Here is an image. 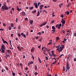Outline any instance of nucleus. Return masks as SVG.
Returning <instances> with one entry per match:
<instances>
[{"label":"nucleus","mask_w":76,"mask_h":76,"mask_svg":"<svg viewBox=\"0 0 76 76\" xmlns=\"http://www.w3.org/2000/svg\"><path fill=\"white\" fill-rule=\"evenodd\" d=\"M17 10H18V11H20V10H21V9H19V8H18L17 9Z\"/></svg>","instance_id":"24"},{"label":"nucleus","mask_w":76,"mask_h":76,"mask_svg":"<svg viewBox=\"0 0 76 76\" xmlns=\"http://www.w3.org/2000/svg\"><path fill=\"white\" fill-rule=\"evenodd\" d=\"M23 36L24 38H26V35L25 34L23 35Z\"/></svg>","instance_id":"53"},{"label":"nucleus","mask_w":76,"mask_h":76,"mask_svg":"<svg viewBox=\"0 0 76 76\" xmlns=\"http://www.w3.org/2000/svg\"><path fill=\"white\" fill-rule=\"evenodd\" d=\"M70 58V55H69L67 57V59H69V58Z\"/></svg>","instance_id":"15"},{"label":"nucleus","mask_w":76,"mask_h":76,"mask_svg":"<svg viewBox=\"0 0 76 76\" xmlns=\"http://www.w3.org/2000/svg\"><path fill=\"white\" fill-rule=\"evenodd\" d=\"M62 56H64V54H61L60 56H59V57L60 58V57H62Z\"/></svg>","instance_id":"39"},{"label":"nucleus","mask_w":76,"mask_h":76,"mask_svg":"<svg viewBox=\"0 0 76 76\" xmlns=\"http://www.w3.org/2000/svg\"><path fill=\"white\" fill-rule=\"evenodd\" d=\"M9 30H11V29H12V28L10 27V26H9Z\"/></svg>","instance_id":"26"},{"label":"nucleus","mask_w":76,"mask_h":76,"mask_svg":"<svg viewBox=\"0 0 76 76\" xmlns=\"http://www.w3.org/2000/svg\"><path fill=\"white\" fill-rule=\"evenodd\" d=\"M53 1V2H56L57 1V0H52Z\"/></svg>","instance_id":"44"},{"label":"nucleus","mask_w":76,"mask_h":76,"mask_svg":"<svg viewBox=\"0 0 76 76\" xmlns=\"http://www.w3.org/2000/svg\"><path fill=\"white\" fill-rule=\"evenodd\" d=\"M64 19L62 18L61 21V22H63V21H64Z\"/></svg>","instance_id":"59"},{"label":"nucleus","mask_w":76,"mask_h":76,"mask_svg":"<svg viewBox=\"0 0 76 76\" xmlns=\"http://www.w3.org/2000/svg\"><path fill=\"white\" fill-rule=\"evenodd\" d=\"M58 39H59V37H56V40H57V41H58Z\"/></svg>","instance_id":"40"},{"label":"nucleus","mask_w":76,"mask_h":76,"mask_svg":"<svg viewBox=\"0 0 76 76\" xmlns=\"http://www.w3.org/2000/svg\"><path fill=\"white\" fill-rule=\"evenodd\" d=\"M18 49H19L20 51L21 50V48H20V46H19L18 47H17Z\"/></svg>","instance_id":"23"},{"label":"nucleus","mask_w":76,"mask_h":76,"mask_svg":"<svg viewBox=\"0 0 76 76\" xmlns=\"http://www.w3.org/2000/svg\"><path fill=\"white\" fill-rule=\"evenodd\" d=\"M22 15H23V16H25V12H24V11H23L22 12Z\"/></svg>","instance_id":"10"},{"label":"nucleus","mask_w":76,"mask_h":76,"mask_svg":"<svg viewBox=\"0 0 76 76\" xmlns=\"http://www.w3.org/2000/svg\"><path fill=\"white\" fill-rule=\"evenodd\" d=\"M52 29L54 30L56 29V28L54 27V26H52Z\"/></svg>","instance_id":"22"},{"label":"nucleus","mask_w":76,"mask_h":76,"mask_svg":"<svg viewBox=\"0 0 76 76\" xmlns=\"http://www.w3.org/2000/svg\"><path fill=\"white\" fill-rule=\"evenodd\" d=\"M25 69L26 70H28V67H25Z\"/></svg>","instance_id":"52"},{"label":"nucleus","mask_w":76,"mask_h":76,"mask_svg":"<svg viewBox=\"0 0 76 76\" xmlns=\"http://www.w3.org/2000/svg\"><path fill=\"white\" fill-rule=\"evenodd\" d=\"M45 58L46 60H48V58L47 56H45Z\"/></svg>","instance_id":"35"},{"label":"nucleus","mask_w":76,"mask_h":76,"mask_svg":"<svg viewBox=\"0 0 76 76\" xmlns=\"http://www.w3.org/2000/svg\"><path fill=\"white\" fill-rule=\"evenodd\" d=\"M47 76H51V74H50V75L48 74V75Z\"/></svg>","instance_id":"64"},{"label":"nucleus","mask_w":76,"mask_h":76,"mask_svg":"<svg viewBox=\"0 0 76 76\" xmlns=\"http://www.w3.org/2000/svg\"><path fill=\"white\" fill-rule=\"evenodd\" d=\"M54 22V20H52V22L50 23L51 24V23H53Z\"/></svg>","instance_id":"38"},{"label":"nucleus","mask_w":76,"mask_h":76,"mask_svg":"<svg viewBox=\"0 0 76 76\" xmlns=\"http://www.w3.org/2000/svg\"><path fill=\"white\" fill-rule=\"evenodd\" d=\"M18 35L19 37H21V35H20V33L18 34Z\"/></svg>","instance_id":"30"},{"label":"nucleus","mask_w":76,"mask_h":76,"mask_svg":"<svg viewBox=\"0 0 76 76\" xmlns=\"http://www.w3.org/2000/svg\"><path fill=\"white\" fill-rule=\"evenodd\" d=\"M40 47H41V45H40L38 46V48H39V49H40Z\"/></svg>","instance_id":"51"},{"label":"nucleus","mask_w":76,"mask_h":76,"mask_svg":"<svg viewBox=\"0 0 76 76\" xmlns=\"http://www.w3.org/2000/svg\"><path fill=\"white\" fill-rule=\"evenodd\" d=\"M37 12V10H34L33 11H32V13H35Z\"/></svg>","instance_id":"14"},{"label":"nucleus","mask_w":76,"mask_h":76,"mask_svg":"<svg viewBox=\"0 0 76 76\" xmlns=\"http://www.w3.org/2000/svg\"><path fill=\"white\" fill-rule=\"evenodd\" d=\"M31 52H34V48H33L31 50Z\"/></svg>","instance_id":"12"},{"label":"nucleus","mask_w":76,"mask_h":76,"mask_svg":"<svg viewBox=\"0 0 76 76\" xmlns=\"http://www.w3.org/2000/svg\"><path fill=\"white\" fill-rule=\"evenodd\" d=\"M64 41H67V39H66L65 38H64Z\"/></svg>","instance_id":"55"},{"label":"nucleus","mask_w":76,"mask_h":76,"mask_svg":"<svg viewBox=\"0 0 76 76\" xmlns=\"http://www.w3.org/2000/svg\"><path fill=\"white\" fill-rule=\"evenodd\" d=\"M48 53H49V54L50 56V57H51V58H52V55H51V54L50 53V52Z\"/></svg>","instance_id":"19"},{"label":"nucleus","mask_w":76,"mask_h":76,"mask_svg":"<svg viewBox=\"0 0 76 76\" xmlns=\"http://www.w3.org/2000/svg\"><path fill=\"white\" fill-rule=\"evenodd\" d=\"M66 15H69V12L67 11V12H66Z\"/></svg>","instance_id":"34"},{"label":"nucleus","mask_w":76,"mask_h":76,"mask_svg":"<svg viewBox=\"0 0 76 76\" xmlns=\"http://www.w3.org/2000/svg\"><path fill=\"white\" fill-rule=\"evenodd\" d=\"M29 22H30V24H32V23H33V20H30L29 21Z\"/></svg>","instance_id":"11"},{"label":"nucleus","mask_w":76,"mask_h":76,"mask_svg":"<svg viewBox=\"0 0 76 76\" xmlns=\"http://www.w3.org/2000/svg\"><path fill=\"white\" fill-rule=\"evenodd\" d=\"M66 68L67 70H69L70 69V67H69V64L68 63H66Z\"/></svg>","instance_id":"4"},{"label":"nucleus","mask_w":76,"mask_h":76,"mask_svg":"<svg viewBox=\"0 0 76 76\" xmlns=\"http://www.w3.org/2000/svg\"><path fill=\"white\" fill-rule=\"evenodd\" d=\"M74 35L75 37H76V33H75L74 34Z\"/></svg>","instance_id":"57"},{"label":"nucleus","mask_w":76,"mask_h":76,"mask_svg":"<svg viewBox=\"0 0 76 76\" xmlns=\"http://www.w3.org/2000/svg\"><path fill=\"white\" fill-rule=\"evenodd\" d=\"M33 8H34L33 7H29V9L30 10H32V9H33Z\"/></svg>","instance_id":"20"},{"label":"nucleus","mask_w":76,"mask_h":76,"mask_svg":"<svg viewBox=\"0 0 76 76\" xmlns=\"http://www.w3.org/2000/svg\"><path fill=\"white\" fill-rule=\"evenodd\" d=\"M57 50H58L59 53H60V52H61V51H62V50H63V49H62V48L61 47H60L59 48H59H58L57 49Z\"/></svg>","instance_id":"2"},{"label":"nucleus","mask_w":76,"mask_h":76,"mask_svg":"<svg viewBox=\"0 0 76 76\" xmlns=\"http://www.w3.org/2000/svg\"><path fill=\"white\" fill-rule=\"evenodd\" d=\"M58 29H60V28H61V27H60V26H58Z\"/></svg>","instance_id":"61"},{"label":"nucleus","mask_w":76,"mask_h":76,"mask_svg":"<svg viewBox=\"0 0 76 76\" xmlns=\"http://www.w3.org/2000/svg\"><path fill=\"white\" fill-rule=\"evenodd\" d=\"M38 60L40 63H41V59H40V58H38Z\"/></svg>","instance_id":"17"},{"label":"nucleus","mask_w":76,"mask_h":76,"mask_svg":"<svg viewBox=\"0 0 76 76\" xmlns=\"http://www.w3.org/2000/svg\"><path fill=\"white\" fill-rule=\"evenodd\" d=\"M5 68V69H6V70H8L9 69H8V68H7V67L6 66Z\"/></svg>","instance_id":"46"},{"label":"nucleus","mask_w":76,"mask_h":76,"mask_svg":"<svg viewBox=\"0 0 76 76\" xmlns=\"http://www.w3.org/2000/svg\"><path fill=\"white\" fill-rule=\"evenodd\" d=\"M31 57L33 58V60H34V56H33V55H32V54H31Z\"/></svg>","instance_id":"28"},{"label":"nucleus","mask_w":76,"mask_h":76,"mask_svg":"<svg viewBox=\"0 0 76 76\" xmlns=\"http://www.w3.org/2000/svg\"><path fill=\"white\" fill-rule=\"evenodd\" d=\"M52 31H53L52 33L54 34V32H56V29L53 30H52Z\"/></svg>","instance_id":"18"},{"label":"nucleus","mask_w":76,"mask_h":76,"mask_svg":"<svg viewBox=\"0 0 76 76\" xmlns=\"http://www.w3.org/2000/svg\"><path fill=\"white\" fill-rule=\"evenodd\" d=\"M25 20H28V18H25Z\"/></svg>","instance_id":"41"},{"label":"nucleus","mask_w":76,"mask_h":76,"mask_svg":"<svg viewBox=\"0 0 76 76\" xmlns=\"http://www.w3.org/2000/svg\"><path fill=\"white\" fill-rule=\"evenodd\" d=\"M61 48L62 49L63 48H64V45H63Z\"/></svg>","instance_id":"48"},{"label":"nucleus","mask_w":76,"mask_h":76,"mask_svg":"<svg viewBox=\"0 0 76 76\" xmlns=\"http://www.w3.org/2000/svg\"><path fill=\"white\" fill-rule=\"evenodd\" d=\"M41 32H39L37 34V35H41Z\"/></svg>","instance_id":"27"},{"label":"nucleus","mask_w":76,"mask_h":76,"mask_svg":"<svg viewBox=\"0 0 76 76\" xmlns=\"http://www.w3.org/2000/svg\"><path fill=\"white\" fill-rule=\"evenodd\" d=\"M12 75H13V76H15V73L12 72Z\"/></svg>","instance_id":"36"},{"label":"nucleus","mask_w":76,"mask_h":76,"mask_svg":"<svg viewBox=\"0 0 76 76\" xmlns=\"http://www.w3.org/2000/svg\"><path fill=\"white\" fill-rule=\"evenodd\" d=\"M4 49V50H5V48L4 47V45H2V47H1V49Z\"/></svg>","instance_id":"9"},{"label":"nucleus","mask_w":76,"mask_h":76,"mask_svg":"<svg viewBox=\"0 0 76 76\" xmlns=\"http://www.w3.org/2000/svg\"><path fill=\"white\" fill-rule=\"evenodd\" d=\"M26 36H28V31L26 33Z\"/></svg>","instance_id":"49"},{"label":"nucleus","mask_w":76,"mask_h":76,"mask_svg":"<svg viewBox=\"0 0 76 76\" xmlns=\"http://www.w3.org/2000/svg\"><path fill=\"white\" fill-rule=\"evenodd\" d=\"M3 26H6V24L5 23H4L3 24Z\"/></svg>","instance_id":"43"},{"label":"nucleus","mask_w":76,"mask_h":76,"mask_svg":"<svg viewBox=\"0 0 76 76\" xmlns=\"http://www.w3.org/2000/svg\"><path fill=\"white\" fill-rule=\"evenodd\" d=\"M47 22H45L44 23H43L42 24L40 25V27H42V26H44L46 25L47 23Z\"/></svg>","instance_id":"5"},{"label":"nucleus","mask_w":76,"mask_h":76,"mask_svg":"<svg viewBox=\"0 0 76 76\" xmlns=\"http://www.w3.org/2000/svg\"><path fill=\"white\" fill-rule=\"evenodd\" d=\"M35 69L36 70H37V66L36 65H35Z\"/></svg>","instance_id":"25"},{"label":"nucleus","mask_w":76,"mask_h":76,"mask_svg":"<svg viewBox=\"0 0 76 76\" xmlns=\"http://www.w3.org/2000/svg\"><path fill=\"white\" fill-rule=\"evenodd\" d=\"M58 26H59L58 24L56 25V28H58Z\"/></svg>","instance_id":"54"},{"label":"nucleus","mask_w":76,"mask_h":76,"mask_svg":"<svg viewBox=\"0 0 76 76\" xmlns=\"http://www.w3.org/2000/svg\"><path fill=\"white\" fill-rule=\"evenodd\" d=\"M3 30H4L3 28H1L0 29V31H3Z\"/></svg>","instance_id":"62"},{"label":"nucleus","mask_w":76,"mask_h":76,"mask_svg":"<svg viewBox=\"0 0 76 76\" xmlns=\"http://www.w3.org/2000/svg\"><path fill=\"white\" fill-rule=\"evenodd\" d=\"M2 10H8L9 8L6 6V5L3 6L1 7Z\"/></svg>","instance_id":"1"},{"label":"nucleus","mask_w":76,"mask_h":76,"mask_svg":"<svg viewBox=\"0 0 76 76\" xmlns=\"http://www.w3.org/2000/svg\"><path fill=\"white\" fill-rule=\"evenodd\" d=\"M63 71H65V68L63 66Z\"/></svg>","instance_id":"50"},{"label":"nucleus","mask_w":76,"mask_h":76,"mask_svg":"<svg viewBox=\"0 0 76 76\" xmlns=\"http://www.w3.org/2000/svg\"><path fill=\"white\" fill-rule=\"evenodd\" d=\"M38 73L37 72H35L34 73V75L36 76V75H38Z\"/></svg>","instance_id":"29"},{"label":"nucleus","mask_w":76,"mask_h":76,"mask_svg":"<svg viewBox=\"0 0 76 76\" xmlns=\"http://www.w3.org/2000/svg\"><path fill=\"white\" fill-rule=\"evenodd\" d=\"M41 4V3H40V2H38V6H39V4Z\"/></svg>","instance_id":"56"},{"label":"nucleus","mask_w":76,"mask_h":76,"mask_svg":"<svg viewBox=\"0 0 76 76\" xmlns=\"http://www.w3.org/2000/svg\"><path fill=\"white\" fill-rule=\"evenodd\" d=\"M39 7H40V10H42V7H41V6H40Z\"/></svg>","instance_id":"33"},{"label":"nucleus","mask_w":76,"mask_h":76,"mask_svg":"<svg viewBox=\"0 0 76 76\" xmlns=\"http://www.w3.org/2000/svg\"><path fill=\"white\" fill-rule=\"evenodd\" d=\"M34 4L35 5L36 8H38V5L37 4V3H34Z\"/></svg>","instance_id":"7"},{"label":"nucleus","mask_w":76,"mask_h":76,"mask_svg":"<svg viewBox=\"0 0 76 76\" xmlns=\"http://www.w3.org/2000/svg\"><path fill=\"white\" fill-rule=\"evenodd\" d=\"M50 42H49L48 44V45H51L52 44V40H49Z\"/></svg>","instance_id":"8"},{"label":"nucleus","mask_w":76,"mask_h":76,"mask_svg":"<svg viewBox=\"0 0 76 76\" xmlns=\"http://www.w3.org/2000/svg\"><path fill=\"white\" fill-rule=\"evenodd\" d=\"M1 52L2 53H5V51H4V50L3 49H1Z\"/></svg>","instance_id":"16"},{"label":"nucleus","mask_w":76,"mask_h":76,"mask_svg":"<svg viewBox=\"0 0 76 76\" xmlns=\"http://www.w3.org/2000/svg\"><path fill=\"white\" fill-rule=\"evenodd\" d=\"M7 52L8 53H10V50H7Z\"/></svg>","instance_id":"42"},{"label":"nucleus","mask_w":76,"mask_h":76,"mask_svg":"<svg viewBox=\"0 0 76 76\" xmlns=\"http://www.w3.org/2000/svg\"><path fill=\"white\" fill-rule=\"evenodd\" d=\"M44 12H45V13H47V11H46V10H44Z\"/></svg>","instance_id":"60"},{"label":"nucleus","mask_w":76,"mask_h":76,"mask_svg":"<svg viewBox=\"0 0 76 76\" xmlns=\"http://www.w3.org/2000/svg\"><path fill=\"white\" fill-rule=\"evenodd\" d=\"M59 47H60V45H59L58 46H56V48H59Z\"/></svg>","instance_id":"45"},{"label":"nucleus","mask_w":76,"mask_h":76,"mask_svg":"<svg viewBox=\"0 0 76 76\" xmlns=\"http://www.w3.org/2000/svg\"><path fill=\"white\" fill-rule=\"evenodd\" d=\"M51 53H52V56H53V57H56V54H54V51L52 50L51 51Z\"/></svg>","instance_id":"6"},{"label":"nucleus","mask_w":76,"mask_h":76,"mask_svg":"<svg viewBox=\"0 0 76 76\" xmlns=\"http://www.w3.org/2000/svg\"><path fill=\"white\" fill-rule=\"evenodd\" d=\"M74 61H76V58H74Z\"/></svg>","instance_id":"47"},{"label":"nucleus","mask_w":76,"mask_h":76,"mask_svg":"<svg viewBox=\"0 0 76 76\" xmlns=\"http://www.w3.org/2000/svg\"><path fill=\"white\" fill-rule=\"evenodd\" d=\"M46 50L47 51H48V50L47 49V48H45V49L43 50V53L44 54H45L46 56H47V54L45 53L46 52Z\"/></svg>","instance_id":"3"},{"label":"nucleus","mask_w":76,"mask_h":76,"mask_svg":"<svg viewBox=\"0 0 76 76\" xmlns=\"http://www.w3.org/2000/svg\"><path fill=\"white\" fill-rule=\"evenodd\" d=\"M11 26L12 28L13 26V23H12L11 24Z\"/></svg>","instance_id":"32"},{"label":"nucleus","mask_w":76,"mask_h":76,"mask_svg":"<svg viewBox=\"0 0 76 76\" xmlns=\"http://www.w3.org/2000/svg\"><path fill=\"white\" fill-rule=\"evenodd\" d=\"M20 25H19L18 27V29H20Z\"/></svg>","instance_id":"37"},{"label":"nucleus","mask_w":76,"mask_h":76,"mask_svg":"<svg viewBox=\"0 0 76 76\" xmlns=\"http://www.w3.org/2000/svg\"><path fill=\"white\" fill-rule=\"evenodd\" d=\"M39 11H38L37 15V16H39Z\"/></svg>","instance_id":"21"},{"label":"nucleus","mask_w":76,"mask_h":76,"mask_svg":"<svg viewBox=\"0 0 76 76\" xmlns=\"http://www.w3.org/2000/svg\"><path fill=\"white\" fill-rule=\"evenodd\" d=\"M30 63V64H33V61H31V62Z\"/></svg>","instance_id":"58"},{"label":"nucleus","mask_w":76,"mask_h":76,"mask_svg":"<svg viewBox=\"0 0 76 76\" xmlns=\"http://www.w3.org/2000/svg\"><path fill=\"white\" fill-rule=\"evenodd\" d=\"M3 42L4 43V44L6 43V44H8V42H7V41H4Z\"/></svg>","instance_id":"13"},{"label":"nucleus","mask_w":76,"mask_h":76,"mask_svg":"<svg viewBox=\"0 0 76 76\" xmlns=\"http://www.w3.org/2000/svg\"><path fill=\"white\" fill-rule=\"evenodd\" d=\"M30 64H31L30 63H28V66H30Z\"/></svg>","instance_id":"63"},{"label":"nucleus","mask_w":76,"mask_h":76,"mask_svg":"<svg viewBox=\"0 0 76 76\" xmlns=\"http://www.w3.org/2000/svg\"><path fill=\"white\" fill-rule=\"evenodd\" d=\"M62 24H65V20H64L63 21H62Z\"/></svg>","instance_id":"31"}]
</instances>
